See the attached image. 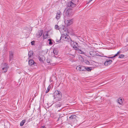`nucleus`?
<instances>
[{
  "instance_id": "nucleus-1",
  "label": "nucleus",
  "mask_w": 128,
  "mask_h": 128,
  "mask_svg": "<svg viewBox=\"0 0 128 128\" xmlns=\"http://www.w3.org/2000/svg\"><path fill=\"white\" fill-rule=\"evenodd\" d=\"M74 14L73 10L71 8L68 9L64 12V15L65 20L69 19Z\"/></svg>"
},
{
  "instance_id": "nucleus-2",
  "label": "nucleus",
  "mask_w": 128,
  "mask_h": 128,
  "mask_svg": "<svg viewBox=\"0 0 128 128\" xmlns=\"http://www.w3.org/2000/svg\"><path fill=\"white\" fill-rule=\"evenodd\" d=\"M61 92L59 91H56L54 95V102H56L60 100L62 98Z\"/></svg>"
},
{
  "instance_id": "nucleus-3",
  "label": "nucleus",
  "mask_w": 128,
  "mask_h": 128,
  "mask_svg": "<svg viewBox=\"0 0 128 128\" xmlns=\"http://www.w3.org/2000/svg\"><path fill=\"white\" fill-rule=\"evenodd\" d=\"M77 116L74 114L72 115L69 117L68 120V123L70 124H73L77 121L76 118Z\"/></svg>"
},
{
  "instance_id": "nucleus-4",
  "label": "nucleus",
  "mask_w": 128,
  "mask_h": 128,
  "mask_svg": "<svg viewBox=\"0 0 128 128\" xmlns=\"http://www.w3.org/2000/svg\"><path fill=\"white\" fill-rule=\"evenodd\" d=\"M89 54L90 57L92 56L94 58H96L97 56H100V55H99L98 52L94 51H90L88 53V55L89 56Z\"/></svg>"
},
{
  "instance_id": "nucleus-5",
  "label": "nucleus",
  "mask_w": 128,
  "mask_h": 128,
  "mask_svg": "<svg viewBox=\"0 0 128 128\" xmlns=\"http://www.w3.org/2000/svg\"><path fill=\"white\" fill-rule=\"evenodd\" d=\"M2 67L4 72H6L7 71L8 69V64L6 63H4Z\"/></svg>"
},
{
  "instance_id": "nucleus-6",
  "label": "nucleus",
  "mask_w": 128,
  "mask_h": 128,
  "mask_svg": "<svg viewBox=\"0 0 128 128\" xmlns=\"http://www.w3.org/2000/svg\"><path fill=\"white\" fill-rule=\"evenodd\" d=\"M63 39L64 41L70 42V37L68 36L67 34H66L63 36H62Z\"/></svg>"
},
{
  "instance_id": "nucleus-7",
  "label": "nucleus",
  "mask_w": 128,
  "mask_h": 128,
  "mask_svg": "<svg viewBox=\"0 0 128 128\" xmlns=\"http://www.w3.org/2000/svg\"><path fill=\"white\" fill-rule=\"evenodd\" d=\"M85 69L86 68L84 66H77L76 68V69L79 71H84Z\"/></svg>"
},
{
  "instance_id": "nucleus-8",
  "label": "nucleus",
  "mask_w": 128,
  "mask_h": 128,
  "mask_svg": "<svg viewBox=\"0 0 128 128\" xmlns=\"http://www.w3.org/2000/svg\"><path fill=\"white\" fill-rule=\"evenodd\" d=\"M65 22L68 26H69L73 23V19H72L71 20H65Z\"/></svg>"
},
{
  "instance_id": "nucleus-9",
  "label": "nucleus",
  "mask_w": 128,
  "mask_h": 128,
  "mask_svg": "<svg viewBox=\"0 0 128 128\" xmlns=\"http://www.w3.org/2000/svg\"><path fill=\"white\" fill-rule=\"evenodd\" d=\"M62 13L60 10H58L57 12L56 18L57 20H59L61 17Z\"/></svg>"
},
{
  "instance_id": "nucleus-10",
  "label": "nucleus",
  "mask_w": 128,
  "mask_h": 128,
  "mask_svg": "<svg viewBox=\"0 0 128 128\" xmlns=\"http://www.w3.org/2000/svg\"><path fill=\"white\" fill-rule=\"evenodd\" d=\"M43 31L41 30H39L36 34V36L38 38H39L41 37L43 34Z\"/></svg>"
},
{
  "instance_id": "nucleus-11",
  "label": "nucleus",
  "mask_w": 128,
  "mask_h": 128,
  "mask_svg": "<svg viewBox=\"0 0 128 128\" xmlns=\"http://www.w3.org/2000/svg\"><path fill=\"white\" fill-rule=\"evenodd\" d=\"M66 4L67 6L69 7L73 8L76 6V4L73 3L71 1L68 2Z\"/></svg>"
},
{
  "instance_id": "nucleus-12",
  "label": "nucleus",
  "mask_w": 128,
  "mask_h": 128,
  "mask_svg": "<svg viewBox=\"0 0 128 128\" xmlns=\"http://www.w3.org/2000/svg\"><path fill=\"white\" fill-rule=\"evenodd\" d=\"M112 62L111 60H106L104 62V64L105 66H108L111 64Z\"/></svg>"
},
{
  "instance_id": "nucleus-13",
  "label": "nucleus",
  "mask_w": 128,
  "mask_h": 128,
  "mask_svg": "<svg viewBox=\"0 0 128 128\" xmlns=\"http://www.w3.org/2000/svg\"><path fill=\"white\" fill-rule=\"evenodd\" d=\"M38 58L40 61L43 62L44 60L45 59V58L44 55H40Z\"/></svg>"
},
{
  "instance_id": "nucleus-14",
  "label": "nucleus",
  "mask_w": 128,
  "mask_h": 128,
  "mask_svg": "<svg viewBox=\"0 0 128 128\" xmlns=\"http://www.w3.org/2000/svg\"><path fill=\"white\" fill-rule=\"evenodd\" d=\"M9 61H10L13 59L14 53L12 52H9Z\"/></svg>"
},
{
  "instance_id": "nucleus-15",
  "label": "nucleus",
  "mask_w": 128,
  "mask_h": 128,
  "mask_svg": "<svg viewBox=\"0 0 128 128\" xmlns=\"http://www.w3.org/2000/svg\"><path fill=\"white\" fill-rule=\"evenodd\" d=\"M33 52L32 51L30 50L28 53V59H31V57L33 56Z\"/></svg>"
},
{
  "instance_id": "nucleus-16",
  "label": "nucleus",
  "mask_w": 128,
  "mask_h": 128,
  "mask_svg": "<svg viewBox=\"0 0 128 128\" xmlns=\"http://www.w3.org/2000/svg\"><path fill=\"white\" fill-rule=\"evenodd\" d=\"M48 33L47 32H45L43 34V40L45 39L48 38Z\"/></svg>"
},
{
  "instance_id": "nucleus-17",
  "label": "nucleus",
  "mask_w": 128,
  "mask_h": 128,
  "mask_svg": "<svg viewBox=\"0 0 128 128\" xmlns=\"http://www.w3.org/2000/svg\"><path fill=\"white\" fill-rule=\"evenodd\" d=\"M70 44L71 45L73 46H74V45L76 44V46H78V43L76 42H74L72 41V40L70 39Z\"/></svg>"
},
{
  "instance_id": "nucleus-18",
  "label": "nucleus",
  "mask_w": 128,
  "mask_h": 128,
  "mask_svg": "<svg viewBox=\"0 0 128 128\" xmlns=\"http://www.w3.org/2000/svg\"><path fill=\"white\" fill-rule=\"evenodd\" d=\"M30 60L28 61V64L30 65H32L34 64V61L32 59H29Z\"/></svg>"
},
{
  "instance_id": "nucleus-19",
  "label": "nucleus",
  "mask_w": 128,
  "mask_h": 128,
  "mask_svg": "<svg viewBox=\"0 0 128 128\" xmlns=\"http://www.w3.org/2000/svg\"><path fill=\"white\" fill-rule=\"evenodd\" d=\"M53 52L54 55H57L58 54V51L56 48H54V49Z\"/></svg>"
},
{
  "instance_id": "nucleus-20",
  "label": "nucleus",
  "mask_w": 128,
  "mask_h": 128,
  "mask_svg": "<svg viewBox=\"0 0 128 128\" xmlns=\"http://www.w3.org/2000/svg\"><path fill=\"white\" fill-rule=\"evenodd\" d=\"M120 53V52H119V51L118 52H117V53L116 54H115L114 56H112V57H108V58H113L115 57L118 56V55Z\"/></svg>"
},
{
  "instance_id": "nucleus-21",
  "label": "nucleus",
  "mask_w": 128,
  "mask_h": 128,
  "mask_svg": "<svg viewBox=\"0 0 128 128\" xmlns=\"http://www.w3.org/2000/svg\"><path fill=\"white\" fill-rule=\"evenodd\" d=\"M118 102L120 104H121L122 103V99L119 98L118 100Z\"/></svg>"
},
{
  "instance_id": "nucleus-22",
  "label": "nucleus",
  "mask_w": 128,
  "mask_h": 128,
  "mask_svg": "<svg viewBox=\"0 0 128 128\" xmlns=\"http://www.w3.org/2000/svg\"><path fill=\"white\" fill-rule=\"evenodd\" d=\"M62 104L60 103L59 102L58 103L56 104V108H58V107H60L61 106Z\"/></svg>"
},
{
  "instance_id": "nucleus-23",
  "label": "nucleus",
  "mask_w": 128,
  "mask_h": 128,
  "mask_svg": "<svg viewBox=\"0 0 128 128\" xmlns=\"http://www.w3.org/2000/svg\"><path fill=\"white\" fill-rule=\"evenodd\" d=\"M26 121V120H22L20 124V125L21 126H22L24 124Z\"/></svg>"
},
{
  "instance_id": "nucleus-24",
  "label": "nucleus",
  "mask_w": 128,
  "mask_h": 128,
  "mask_svg": "<svg viewBox=\"0 0 128 128\" xmlns=\"http://www.w3.org/2000/svg\"><path fill=\"white\" fill-rule=\"evenodd\" d=\"M5 128H9L10 126V124L8 123L7 124H5L4 125Z\"/></svg>"
},
{
  "instance_id": "nucleus-25",
  "label": "nucleus",
  "mask_w": 128,
  "mask_h": 128,
  "mask_svg": "<svg viewBox=\"0 0 128 128\" xmlns=\"http://www.w3.org/2000/svg\"><path fill=\"white\" fill-rule=\"evenodd\" d=\"M50 86H49L48 88L46 90V93H48L50 89Z\"/></svg>"
},
{
  "instance_id": "nucleus-26",
  "label": "nucleus",
  "mask_w": 128,
  "mask_h": 128,
  "mask_svg": "<svg viewBox=\"0 0 128 128\" xmlns=\"http://www.w3.org/2000/svg\"><path fill=\"white\" fill-rule=\"evenodd\" d=\"M91 69L90 68L88 67L86 68V69L85 70H87L88 72H90L91 71Z\"/></svg>"
},
{
  "instance_id": "nucleus-27",
  "label": "nucleus",
  "mask_w": 128,
  "mask_h": 128,
  "mask_svg": "<svg viewBox=\"0 0 128 128\" xmlns=\"http://www.w3.org/2000/svg\"><path fill=\"white\" fill-rule=\"evenodd\" d=\"M77 52L80 54H84V52L80 49L78 50V51H77Z\"/></svg>"
},
{
  "instance_id": "nucleus-28",
  "label": "nucleus",
  "mask_w": 128,
  "mask_h": 128,
  "mask_svg": "<svg viewBox=\"0 0 128 128\" xmlns=\"http://www.w3.org/2000/svg\"><path fill=\"white\" fill-rule=\"evenodd\" d=\"M48 40L49 42V44L51 45L53 43L52 42V40L50 39H49Z\"/></svg>"
},
{
  "instance_id": "nucleus-29",
  "label": "nucleus",
  "mask_w": 128,
  "mask_h": 128,
  "mask_svg": "<svg viewBox=\"0 0 128 128\" xmlns=\"http://www.w3.org/2000/svg\"><path fill=\"white\" fill-rule=\"evenodd\" d=\"M55 28L57 30H59L60 29L58 25H56L55 26Z\"/></svg>"
},
{
  "instance_id": "nucleus-30",
  "label": "nucleus",
  "mask_w": 128,
  "mask_h": 128,
  "mask_svg": "<svg viewBox=\"0 0 128 128\" xmlns=\"http://www.w3.org/2000/svg\"><path fill=\"white\" fill-rule=\"evenodd\" d=\"M124 55L123 54H121L118 57L119 58H123L124 57Z\"/></svg>"
},
{
  "instance_id": "nucleus-31",
  "label": "nucleus",
  "mask_w": 128,
  "mask_h": 128,
  "mask_svg": "<svg viewBox=\"0 0 128 128\" xmlns=\"http://www.w3.org/2000/svg\"><path fill=\"white\" fill-rule=\"evenodd\" d=\"M35 42L34 41H32L31 42V44L32 45H34V44Z\"/></svg>"
},
{
  "instance_id": "nucleus-32",
  "label": "nucleus",
  "mask_w": 128,
  "mask_h": 128,
  "mask_svg": "<svg viewBox=\"0 0 128 128\" xmlns=\"http://www.w3.org/2000/svg\"><path fill=\"white\" fill-rule=\"evenodd\" d=\"M76 44L74 45V46H73V48L74 49L75 48H76L77 47L76 46Z\"/></svg>"
},
{
  "instance_id": "nucleus-33",
  "label": "nucleus",
  "mask_w": 128,
  "mask_h": 128,
  "mask_svg": "<svg viewBox=\"0 0 128 128\" xmlns=\"http://www.w3.org/2000/svg\"><path fill=\"white\" fill-rule=\"evenodd\" d=\"M74 50H77V51H78V50H79V48L78 47H77V48H75L74 49Z\"/></svg>"
},
{
  "instance_id": "nucleus-34",
  "label": "nucleus",
  "mask_w": 128,
  "mask_h": 128,
  "mask_svg": "<svg viewBox=\"0 0 128 128\" xmlns=\"http://www.w3.org/2000/svg\"><path fill=\"white\" fill-rule=\"evenodd\" d=\"M89 1H88V3H89L90 2H91L92 0H89Z\"/></svg>"
},
{
  "instance_id": "nucleus-35",
  "label": "nucleus",
  "mask_w": 128,
  "mask_h": 128,
  "mask_svg": "<svg viewBox=\"0 0 128 128\" xmlns=\"http://www.w3.org/2000/svg\"><path fill=\"white\" fill-rule=\"evenodd\" d=\"M41 128H46L45 126H42Z\"/></svg>"
},
{
  "instance_id": "nucleus-36",
  "label": "nucleus",
  "mask_w": 128,
  "mask_h": 128,
  "mask_svg": "<svg viewBox=\"0 0 128 128\" xmlns=\"http://www.w3.org/2000/svg\"><path fill=\"white\" fill-rule=\"evenodd\" d=\"M47 63H50V61H49L48 60H47Z\"/></svg>"
},
{
  "instance_id": "nucleus-37",
  "label": "nucleus",
  "mask_w": 128,
  "mask_h": 128,
  "mask_svg": "<svg viewBox=\"0 0 128 128\" xmlns=\"http://www.w3.org/2000/svg\"><path fill=\"white\" fill-rule=\"evenodd\" d=\"M86 62H86V63L87 64H88L89 63V62H88V60H87L86 61Z\"/></svg>"
},
{
  "instance_id": "nucleus-38",
  "label": "nucleus",
  "mask_w": 128,
  "mask_h": 128,
  "mask_svg": "<svg viewBox=\"0 0 128 128\" xmlns=\"http://www.w3.org/2000/svg\"><path fill=\"white\" fill-rule=\"evenodd\" d=\"M72 56H73V57H74V55H72Z\"/></svg>"
}]
</instances>
